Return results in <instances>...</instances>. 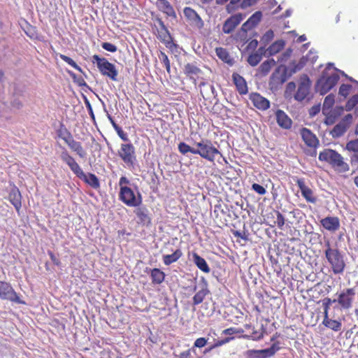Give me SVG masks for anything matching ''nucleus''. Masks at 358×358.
Instances as JSON below:
<instances>
[{"mask_svg":"<svg viewBox=\"0 0 358 358\" xmlns=\"http://www.w3.org/2000/svg\"><path fill=\"white\" fill-rule=\"evenodd\" d=\"M60 159L79 179L84 181L93 189H96L99 188L100 183L97 176L92 173H85L79 164L65 148H63L60 153Z\"/></svg>","mask_w":358,"mask_h":358,"instance_id":"nucleus-1","label":"nucleus"},{"mask_svg":"<svg viewBox=\"0 0 358 358\" xmlns=\"http://www.w3.org/2000/svg\"><path fill=\"white\" fill-rule=\"evenodd\" d=\"M324 247V257L332 273L334 275H342V273H344L346 268L345 254L337 247H332L329 241H326Z\"/></svg>","mask_w":358,"mask_h":358,"instance_id":"nucleus-2","label":"nucleus"},{"mask_svg":"<svg viewBox=\"0 0 358 358\" xmlns=\"http://www.w3.org/2000/svg\"><path fill=\"white\" fill-rule=\"evenodd\" d=\"M196 148L194 150V155H198L203 159H205L210 162H214L216 155H220L222 157L224 163L227 164L228 162L225 157L222 156L217 148H215L210 140L202 139L198 143H194Z\"/></svg>","mask_w":358,"mask_h":358,"instance_id":"nucleus-3","label":"nucleus"},{"mask_svg":"<svg viewBox=\"0 0 358 358\" xmlns=\"http://www.w3.org/2000/svg\"><path fill=\"white\" fill-rule=\"evenodd\" d=\"M318 159L329 163L336 171L339 172H346L349 169L348 164L345 162L341 155L331 149H325L320 152Z\"/></svg>","mask_w":358,"mask_h":358,"instance_id":"nucleus-4","label":"nucleus"},{"mask_svg":"<svg viewBox=\"0 0 358 358\" xmlns=\"http://www.w3.org/2000/svg\"><path fill=\"white\" fill-rule=\"evenodd\" d=\"M340 76L337 72H323L316 84L317 91L322 95L330 91L339 81Z\"/></svg>","mask_w":358,"mask_h":358,"instance_id":"nucleus-5","label":"nucleus"},{"mask_svg":"<svg viewBox=\"0 0 358 358\" xmlns=\"http://www.w3.org/2000/svg\"><path fill=\"white\" fill-rule=\"evenodd\" d=\"M92 63H96L100 73L106 76L113 81H116L118 76V71L115 64L109 62L106 58H101L99 55H94L92 57Z\"/></svg>","mask_w":358,"mask_h":358,"instance_id":"nucleus-6","label":"nucleus"},{"mask_svg":"<svg viewBox=\"0 0 358 358\" xmlns=\"http://www.w3.org/2000/svg\"><path fill=\"white\" fill-rule=\"evenodd\" d=\"M119 198L123 203L130 208H136L143 202L141 194L137 192L136 194L134 191L130 187L120 188Z\"/></svg>","mask_w":358,"mask_h":358,"instance_id":"nucleus-7","label":"nucleus"},{"mask_svg":"<svg viewBox=\"0 0 358 358\" xmlns=\"http://www.w3.org/2000/svg\"><path fill=\"white\" fill-rule=\"evenodd\" d=\"M183 72L186 75L187 79H189L192 83L196 85L197 82L199 80H201L199 83V87L203 86L206 85L203 81V71L196 65V62L187 63L184 66Z\"/></svg>","mask_w":358,"mask_h":358,"instance_id":"nucleus-8","label":"nucleus"},{"mask_svg":"<svg viewBox=\"0 0 358 358\" xmlns=\"http://www.w3.org/2000/svg\"><path fill=\"white\" fill-rule=\"evenodd\" d=\"M0 299L20 304L26 303L15 291L12 285L5 281H0Z\"/></svg>","mask_w":358,"mask_h":358,"instance_id":"nucleus-9","label":"nucleus"},{"mask_svg":"<svg viewBox=\"0 0 358 358\" xmlns=\"http://www.w3.org/2000/svg\"><path fill=\"white\" fill-rule=\"evenodd\" d=\"M336 302L342 310H349L352 307V303L356 295L355 287L345 288L337 294Z\"/></svg>","mask_w":358,"mask_h":358,"instance_id":"nucleus-10","label":"nucleus"},{"mask_svg":"<svg viewBox=\"0 0 358 358\" xmlns=\"http://www.w3.org/2000/svg\"><path fill=\"white\" fill-rule=\"evenodd\" d=\"M118 155L127 166H134L136 161V151L134 146L131 143L122 144Z\"/></svg>","mask_w":358,"mask_h":358,"instance_id":"nucleus-11","label":"nucleus"},{"mask_svg":"<svg viewBox=\"0 0 358 358\" xmlns=\"http://www.w3.org/2000/svg\"><path fill=\"white\" fill-rule=\"evenodd\" d=\"M155 21L158 24L157 27V37L168 48H171L174 43L171 35L165 26L164 22L159 17H156Z\"/></svg>","mask_w":358,"mask_h":358,"instance_id":"nucleus-12","label":"nucleus"},{"mask_svg":"<svg viewBox=\"0 0 358 358\" xmlns=\"http://www.w3.org/2000/svg\"><path fill=\"white\" fill-rule=\"evenodd\" d=\"M66 136H62V138L67 144V146L80 158H85L87 156V152L82 146L80 141H76L71 132L65 130Z\"/></svg>","mask_w":358,"mask_h":358,"instance_id":"nucleus-13","label":"nucleus"},{"mask_svg":"<svg viewBox=\"0 0 358 358\" xmlns=\"http://www.w3.org/2000/svg\"><path fill=\"white\" fill-rule=\"evenodd\" d=\"M184 15L190 26L198 29H201L203 27V20L196 13V11L191 7L187 6L184 8Z\"/></svg>","mask_w":358,"mask_h":358,"instance_id":"nucleus-14","label":"nucleus"},{"mask_svg":"<svg viewBox=\"0 0 358 358\" xmlns=\"http://www.w3.org/2000/svg\"><path fill=\"white\" fill-rule=\"evenodd\" d=\"M296 183L301 190V194L307 202L315 203L317 197L314 192L308 186L306 185L305 180L303 178H296Z\"/></svg>","mask_w":358,"mask_h":358,"instance_id":"nucleus-15","label":"nucleus"},{"mask_svg":"<svg viewBox=\"0 0 358 358\" xmlns=\"http://www.w3.org/2000/svg\"><path fill=\"white\" fill-rule=\"evenodd\" d=\"M155 6L159 11L164 13L166 17L173 20L177 18V14L173 6L168 0H157L155 1Z\"/></svg>","mask_w":358,"mask_h":358,"instance_id":"nucleus-16","label":"nucleus"},{"mask_svg":"<svg viewBox=\"0 0 358 358\" xmlns=\"http://www.w3.org/2000/svg\"><path fill=\"white\" fill-rule=\"evenodd\" d=\"M8 199L14 206L17 213L20 214L22 206V194L20 189L16 186L14 185L10 189L8 193Z\"/></svg>","mask_w":358,"mask_h":358,"instance_id":"nucleus-17","label":"nucleus"},{"mask_svg":"<svg viewBox=\"0 0 358 358\" xmlns=\"http://www.w3.org/2000/svg\"><path fill=\"white\" fill-rule=\"evenodd\" d=\"M243 20V17L241 14H234L224 22L222 26V31L224 34L232 32Z\"/></svg>","mask_w":358,"mask_h":358,"instance_id":"nucleus-18","label":"nucleus"},{"mask_svg":"<svg viewBox=\"0 0 358 358\" xmlns=\"http://www.w3.org/2000/svg\"><path fill=\"white\" fill-rule=\"evenodd\" d=\"M321 225L327 230L335 232L341 227L340 220L337 217H327L320 220Z\"/></svg>","mask_w":358,"mask_h":358,"instance_id":"nucleus-19","label":"nucleus"},{"mask_svg":"<svg viewBox=\"0 0 358 358\" xmlns=\"http://www.w3.org/2000/svg\"><path fill=\"white\" fill-rule=\"evenodd\" d=\"M301 135L306 143V145L310 148H316L319 143L317 138L315 136L314 133H312L311 130L307 128H303L301 130Z\"/></svg>","mask_w":358,"mask_h":358,"instance_id":"nucleus-20","label":"nucleus"},{"mask_svg":"<svg viewBox=\"0 0 358 358\" xmlns=\"http://www.w3.org/2000/svg\"><path fill=\"white\" fill-rule=\"evenodd\" d=\"M134 213L141 224L144 225L151 224L152 219L150 216L149 210L147 209V207H145V206L141 207L140 205L138 207H136Z\"/></svg>","mask_w":358,"mask_h":358,"instance_id":"nucleus-21","label":"nucleus"},{"mask_svg":"<svg viewBox=\"0 0 358 358\" xmlns=\"http://www.w3.org/2000/svg\"><path fill=\"white\" fill-rule=\"evenodd\" d=\"M250 101L256 108L260 110H266L270 106L269 101L257 93L250 94Z\"/></svg>","mask_w":358,"mask_h":358,"instance_id":"nucleus-22","label":"nucleus"},{"mask_svg":"<svg viewBox=\"0 0 358 358\" xmlns=\"http://www.w3.org/2000/svg\"><path fill=\"white\" fill-rule=\"evenodd\" d=\"M232 78L236 87L241 94H246L248 92V87L245 80L238 73H234Z\"/></svg>","mask_w":358,"mask_h":358,"instance_id":"nucleus-23","label":"nucleus"},{"mask_svg":"<svg viewBox=\"0 0 358 358\" xmlns=\"http://www.w3.org/2000/svg\"><path fill=\"white\" fill-rule=\"evenodd\" d=\"M322 324L327 328L334 331H339L342 329V322L341 320H333L329 315L324 316Z\"/></svg>","mask_w":358,"mask_h":358,"instance_id":"nucleus-24","label":"nucleus"},{"mask_svg":"<svg viewBox=\"0 0 358 358\" xmlns=\"http://www.w3.org/2000/svg\"><path fill=\"white\" fill-rule=\"evenodd\" d=\"M276 120L279 126L283 129H289L292 126L291 119L280 109H278L276 112Z\"/></svg>","mask_w":358,"mask_h":358,"instance_id":"nucleus-25","label":"nucleus"},{"mask_svg":"<svg viewBox=\"0 0 358 358\" xmlns=\"http://www.w3.org/2000/svg\"><path fill=\"white\" fill-rule=\"evenodd\" d=\"M150 274L152 278V282L154 285H160L165 279V273L158 268L150 269Z\"/></svg>","mask_w":358,"mask_h":358,"instance_id":"nucleus-26","label":"nucleus"},{"mask_svg":"<svg viewBox=\"0 0 358 358\" xmlns=\"http://www.w3.org/2000/svg\"><path fill=\"white\" fill-rule=\"evenodd\" d=\"M183 255V252L180 249H177L171 255H164L162 257L163 263L169 266L174 262H176Z\"/></svg>","mask_w":358,"mask_h":358,"instance_id":"nucleus-27","label":"nucleus"},{"mask_svg":"<svg viewBox=\"0 0 358 358\" xmlns=\"http://www.w3.org/2000/svg\"><path fill=\"white\" fill-rule=\"evenodd\" d=\"M192 257L194 263L200 270L203 271L205 273H210V268L204 258L201 257L196 253H193Z\"/></svg>","mask_w":358,"mask_h":358,"instance_id":"nucleus-28","label":"nucleus"},{"mask_svg":"<svg viewBox=\"0 0 358 358\" xmlns=\"http://www.w3.org/2000/svg\"><path fill=\"white\" fill-rule=\"evenodd\" d=\"M247 358H269L271 357L267 349L249 350L245 352Z\"/></svg>","mask_w":358,"mask_h":358,"instance_id":"nucleus-29","label":"nucleus"},{"mask_svg":"<svg viewBox=\"0 0 358 358\" xmlns=\"http://www.w3.org/2000/svg\"><path fill=\"white\" fill-rule=\"evenodd\" d=\"M210 291L207 286H203L201 289L197 291L192 298L193 305L198 306L205 299V297L209 294Z\"/></svg>","mask_w":358,"mask_h":358,"instance_id":"nucleus-30","label":"nucleus"},{"mask_svg":"<svg viewBox=\"0 0 358 358\" xmlns=\"http://www.w3.org/2000/svg\"><path fill=\"white\" fill-rule=\"evenodd\" d=\"M310 93V87L308 85L301 83L299 85L297 91L294 95L295 99L298 101H303L305 99Z\"/></svg>","mask_w":358,"mask_h":358,"instance_id":"nucleus-31","label":"nucleus"},{"mask_svg":"<svg viewBox=\"0 0 358 358\" xmlns=\"http://www.w3.org/2000/svg\"><path fill=\"white\" fill-rule=\"evenodd\" d=\"M348 127V124L345 120H343L338 124H337L331 131L332 136L339 137L343 135Z\"/></svg>","mask_w":358,"mask_h":358,"instance_id":"nucleus-32","label":"nucleus"},{"mask_svg":"<svg viewBox=\"0 0 358 358\" xmlns=\"http://www.w3.org/2000/svg\"><path fill=\"white\" fill-rule=\"evenodd\" d=\"M284 45L285 42L282 39L277 40L268 48L267 52L270 56L275 55L283 50Z\"/></svg>","mask_w":358,"mask_h":358,"instance_id":"nucleus-33","label":"nucleus"},{"mask_svg":"<svg viewBox=\"0 0 358 358\" xmlns=\"http://www.w3.org/2000/svg\"><path fill=\"white\" fill-rule=\"evenodd\" d=\"M215 52L218 58L222 62L229 64H232L233 59L231 57L226 49L222 48H217Z\"/></svg>","mask_w":358,"mask_h":358,"instance_id":"nucleus-34","label":"nucleus"},{"mask_svg":"<svg viewBox=\"0 0 358 358\" xmlns=\"http://www.w3.org/2000/svg\"><path fill=\"white\" fill-rule=\"evenodd\" d=\"M264 53V50L263 48H259L257 52L251 54L249 57H248V62L249 64L255 66L257 65L259 62L262 60V55Z\"/></svg>","mask_w":358,"mask_h":358,"instance_id":"nucleus-35","label":"nucleus"},{"mask_svg":"<svg viewBox=\"0 0 358 358\" xmlns=\"http://www.w3.org/2000/svg\"><path fill=\"white\" fill-rule=\"evenodd\" d=\"M276 62L273 59H269L264 61L259 66V71L262 75H266L272 67L275 66Z\"/></svg>","mask_w":358,"mask_h":358,"instance_id":"nucleus-36","label":"nucleus"},{"mask_svg":"<svg viewBox=\"0 0 358 358\" xmlns=\"http://www.w3.org/2000/svg\"><path fill=\"white\" fill-rule=\"evenodd\" d=\"M335 103V96L332 94L327 95L323 102L322 111L324 113L326 111H329Z\"/></svg>","mask_w":358,"mask_h":358,"instance_id":"nucleus-37","label":"nucleus"},{"mask_svg":"<svg viewBox=\"0 0 358 358\" xmlns=\"http://www.w3.org/2000/svg\"><path fill=\"white\" fill-rule=\"evenodd\" d=\"M262 18V13L261 11H256L250 18L243 24V27H246L248 25L255 26L257 24Z\"/></svg>","mask_w":358,"mask_h":358,"instance_id":"nucleus-38","label":"nucleus"},{"mask_svg":"<svg viewBox=\"0 0 358 358\" xmlns=\"http://www.w3.org/2000/svg\"><path fill=\"white\" fill-rule=\"evenodd\" d=\"M178 150L182 155H187L188 152H190L194 155V148H192L187 143H179L178 144Z\"/></svg>","mask_w":358,"mask_h":358,"instance_id":"nucleus-39","label":"nucleus"},{"mask_svg":"<svg viewBox=\"0 0 358 358\" xmlns=\"http://www.w3.org/2000/svg\"><path fill=\"white\" fill-rule=\"evenodd\" d=\"M334 302H336V299H331L329 297H325L322 300V307H323V310H324L323 311L324 317L327 316V315H329V308H330V306L331 305L332 303H334Z\"/></svg>","mask_w":358,"mask_h":358,"instance_id":"nucleus-40","label":"nucleus"},{"mask_svg":"<svg viewBox=\"0 0 358 358\" xmlns=\"http://www.w3.org/2000/svg\"><path fill=\"white\" fill-rule=\"evenodd\" d=\"M158 57L161 62L164 64L166 71L169 73L171 72V64L168 56L164 52H160Z\"/></svg>","mask_w":358,"mask_h":358,"instance_id":"nucleus-41","label":"nucleus"},{"mask_svg":"<svg viewBox=\"0 0 358 358\" xmlns=\"http://www.w3.org/2000/svg\"><path fill=\"white\" fill-rule=\"evenodd\" d=\"M358 103V94L352 96L345 103V109L350 111Z\"/></svg>","mask_w":358,"mask_h":358,"instance_id":"nucleus-42","label":"nucleus"},{"mask_svg":"<svg viewBox=\"0 0 358 358\" xmlns=\"http://www.w3.org/2000/svg\"><path fill=\"white\" fill-rule=\"evenodd\" d=\"M59 57H60L62 60H63L64 62L67 63L69 65H70L75 69H76L80 72L82 71L81 67L80 66H78L71 58H70L64 55H62V54H60V55H59Z\"/></svg>","mask_w":358,"mask_h":358,"instance_id":"nucleus-43","label":"nucleus"},{"mask_svg":"<svg viewBox=\"0 0 358 358\" xmlns=\"http://www.w3.org/2000/svg\"><path fill=\"white\" fill-rule=\"evenodd\" d=\"M232 339H233V337H226L225 338H223L222 340L217 341L213 345H212L208 349H206L205 352H208L215 348H219L220 346H222V345L229 343Z\"/></svg>","mask_w":358,"mask_h":358,"instance_id":"nucleus-44","label":"nucleus"},{"mask_svg":"<svg viewBox=\"0 0 358 358\" xmlns=\"http://www.w3.org/2000/svg\"><path fill=\"white\" fill-rule=\"evenodd\" d=\"M275 213L277 215V220L276 221L274 222V224L271 226L273 227L275 225H277L280 229H282L283 226L285 224V218L280 212L276 211Z\"/></svg>","mask_w":358,"mask_h":358,"instance_id":"nucleus-45","label":"nucleus"},{"mask_svg":"<svg viewBox=\"0 0 358 358\" xmlns=\"http://www.w3.org/2000/svg\"><path fill=\"white\" fill-rule=\"evenodd\" d=\"M346 149L349 151L358 152V138L350 141L349 143H347Z\"/></svg>","mask_w":358,"mask_h":358,"instance_id":"nucleus-46","label":"nucleus"},{"mask_svg":"<svg viewBox=\"0 0 358 358\" xmlns=\"http://www.w3.org/2000/svg\"><path fill=\"white\" fill-rule=\"evenodd\" d=\"M352 90V86L350 85H342L339 89V94L343 96L344 98H346L347 96L350 94Z\"/></svg>","mask_w":358,"mask_h":358,"instance_id":"nucleus-47","label":"nucleus"},{"mask_svg":"<svg viewBox=\"0 0 358 358\" xmlns=\"http://www.w3.org/2000/svg\"><path fill=\"white\" fill-rule=\"evenodd\" d=\"M207 343H208L207 338H206L205 337H199L194 341L193 348L192 349L193 350V348H203L204 346L206 345Z\"/></svg>","mask_w":358,"mask_h":358,"instance_id":"nucleus-48","label":"nucleus"},{"mask_svg":"<svg viewBox=\"0 0 358 358\" xmlns=\"http://www.w3.org/2000/svg\"><path fill=\"white\" fill-rule=\"evenodd\" d=\"M101 47L103 50L110 52H115L117 50V48L110 42H103L101 44Z\"/></svg>","mask_w":358,"mask_h":358,"instance_id":"nucleus-49","label":"nucleus"},{"mask_svg":"<svg viewBox=\"0 0 358 358\" xmlns=\"http://www.w3.org/2000/svg\"><path fill=\"white\" fill-rule=\"evenodd\" d=\"M251 189L259 195H264L266 193V189L257 183H253L251 186Z\"/></svg>","mask_w":358,"mask_h":358,"instance_id":"nucleus-50","label":"nucleus"},{"mask_svg":"<svg viewBox=\"0 0 358 358\" xmlns=\"http://www.w3.org/2000/svg\"><path fill=\"white\" fill-rule=\"evenodd\" d=\"M280 342L277 341L273 343L269 348H267L268 351L269 352L271 357L274 356L275 353L279 351V350L280 349Z\"/></svg>","mask_w":358,"mask_h":358,"instance_id":"nucleus-51","label":"nucleus"},{"mask_svg":"<svg viewBox=\"0 0 358 358\" xmlns=\"http://www.w3.org/2000/svg\"><path fill=\"white\" fill-rule=\"evenodd\" d=\"M274 37V32L273 30L269 29L262 36V40L264 42H269L271 41Z\"/></svg>","mask_w":358,"mask_h":358,"instance_id":"nucleus-52","label":"nucleus"},{"mask_svg":"<svg viewBox=\"0 0 358 358\" xmlns=\"http://www.w3.org/2000/svg\"><path fill=\"white\" fill-rule=\"evenodd\" d=\"M130 184V181L126 176H122L120 179L119 185L120 189L122 187H129L128 185Z\"/></svg>","mask_w":358,"mask_h":358,"instance_id":"nucleus-53","label":"nucleus"},{"mask_svg":"<svg viewBox=\"0 0 358 358\" xmlns=\"http://www.w3.org/2000/svg\"><path fill=\"white\" fill-rule=\"evenodd\" d=\"M48 253L54 264L57 266H59L61 264V261L55 256V255L52 251H48Z\"/></svg>","mask_w":358,"mask_h":358,"instance_id":"nucleus-54","label":"nucleus"},{"mask_svg":"<svg viewBox=\"0 0 358 358\" xmlns=\"http://www.w3.org/2000/svg\"><path fill=\"white\" fill-rule=\"evenodd\" d=\"M116 131L122 140H123L124 141H129L127 134L121 129V127L119 129H117Z\"/></svg>","mask_w":358,"mask_h":358,"instance_id":"nucleus-55","label":"nucleus"},{"mask_svg":"<svg viewBox=\"0 0 358 358\" xmlns=\"http://www.w3.org/2000/svg\"><path fill=\"white\" fill-rule=\"evenodd\" d=\"M192 349H189L186 351L181 352L179 355V358H192Z\"/></svg>","mask_w":358,"mask_h":358,"instance_id":"nucleus-56","label":"nucleus"},{"mask_svg":"<svg viewBox=\"0 0 358 358\" xmlns=\"http://www.w3.org/2000/svg\"><path fill=\"white\" fill-rule=\"evenodd\" d=\"M257 0H243L241 3L242 8H247L248 6H251L255 4Z\"/></svg>","mask_w":358,"mask_h":358,"instance_id":"nucleus-57","label":"nucleus"},{"mask_svg":"<svg viewBox=\"0 0 358 358\" xmlns=\"http://www.w3.org/2000/svg\"><path fill=\"white\" fill-rule=\"evenodd\" d=\"M236 332H237V331L234 327H229V328L225 329L222 331V334H226V335L234 334Z\"/></svg>","mask_w":358,"mask_h":358,"instance_id":"nucleus-58","label":"nucleus"},{"mask_svg":"<svg viewBox=\"0 0 358 358\" xmlns=\"http://www.w3.org/2000/svg\"><path fill=\"white\" fill-rule=\"evenodd\" d=\"M85 103H86L87 109H88V110L90 112V115H91L92 119H94V113H93V110H92V104L90 103V101L87 100V99L86 100Z\"/></svg>","mask_w":358,"mask_h":358,"instance_id":"nucleus-59","label":"nucleus"},{"mask_svg":"<svg viewBox=\"0 0 358 358\" xmlns=\"http://www.w3.org/2000/svg\"><path fill=\"white\" fill-rule=\"evenodd\" d=\"M280 336V334L278 332H276L275 334L272 336V338H271V342H276L275 341L278 339V338Z\"/></svg>","mask_w":358,"mask_h":358,"instance_id":"nucleus-60","label":"nucleus"},{"mask_svg":"<svg viewBox=\"0 0 358 358\" xmlns=\"http://www.w3.org/2000/svg\"><path fill=\"white\" fill-rule=\"evenodd\" d=\"M317 111H319V107L318 106L312 107V109H311V111H310V114L312 115H315L317 113Z\"/></svg>","mask_w":358,"mask_h":358,"instance_id":"nucleus-61","label":"nucleus"},{"mask_svg":"<svg viewBox=\"0 0 358 358\" xmlns=\"http://www.w3.org/2000/svg\"><path fill=\"white\" fill-rule=\"evenodd\" d=\"M110 123L113 125V127L115 131H117V129H119L120 128V127L115 122V120H113Z\"/></svg>","mask_w":358,"mask_h":358,"instance_id":"nucleus-62","label":"nucleus"},{"mask_svg":"<svg viewBox=\"0 0 358 358\" xmlns=\"http://www.w3.org/2000/svg\"><path fill=\"white\" fill-rule=\"evenodd\" d=\"M110 123L113 125V127L115 131H117V129H119L120 128V127L115 122V120H113Z\"/></svg>","mask_w":358,"mask_h":358,"instance_id":"nucleus-63","label":"nucleus"},{"mask_svg":"<svg viewBox=\"0 0 358 358\" xmlns=\"http://www.w3.org/2000/svg\"><path fill=\"white\" fill-rule=\"evenodd\" d=\"M110 123L113 125V127L115 131H117V129H119L120 128V127L115 122V120H113Z\"/></svg>","mask_w":358,"mask_h":358,"instance_id":"nucleus-64","label":"nucleus"}]
</instances>
